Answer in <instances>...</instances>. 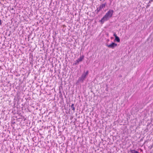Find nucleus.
Segmentation results:
<instances>
[{"mask_svg": "<svg viewBox=\"0 0 153 153\" xmlns=\"http://www.w3.org/2000/svg\"><path fill=\"white\" fill-rule=\"evenodd\" d=\"M114 11L113 10H109L101 20V23H103L105 21L107 20L108 18L111 17Z\"/></svg>", "mask_w": 153, "mask_h": 153, "instance_id": "1", "label": "nucleus"}, {"mask_svg": "<svg viewBox=\"0 0 153 153\" xmlns=\"http://www.w3.org/2000/svg\"><path fill=\"white\" fill-rule=\"evenodd\" d=\"M106 46L109 48L114 49L115 47L117 46V44L114 42H112L109 45H107Z\"/></svg>", "mask_w": 153, "mask_h": 153, "instance_id": "2", "label": "nucleus"}, {"mask_svg": "<svg viewBox=\"0 0 153 153\" xmlns=\"http://www.w3.org/2000/svg\"><path fill=\"white\" fill-rule=\"evenodd\" d=\"M84 56H80L79 58H78L76 61V62L75 63V65H77L78 64L79 62H81L84 59Z\"/></svg>", "mask_w": 153, "mask_h": 153, "instance_id": "3", "label": "nucleus"}, {"mask_svg": "<svg viewBox=\"0 0 153 153\" xmlns=\"http://www.w3.org/2000/svg\"><path fill=\"white\" fill-rule=\"evenodd\" d=\"M106 5V3L101 4L99 7V10H98V11H100L102 10V9L105 8Z\"/></svg>", "mask_w": 153, "mask_h": 153, "instance_id": "4", "label": "nucleus"}, {"mask_svg": "<svg viewBox=\"0 0 153 153\" xmlns=\"http://www.w3.org/2000/svg\"><path fill=\"white\" fill-rule=\"evenodd\" d=\"M130 153H139L137 151L135 150H130Z\"/></svg>", "mask_w": 153, "mask_h": 153, "instance_id": "5", "label": "nucleus"}, {"mask_svg": "<svg viewBox=\"0 0 153 153\" xmlns=\"http://www.w3.org/2000/svg\"><path fill=\"white\" fill-rule=\"evenodd\" d=\"M115 40L118 42H119L120 41V39L118 36L116 37V38H115Z\"/></svg>", "mask_w": 153, "mask_h": 153, "instance_id": "6", "label": "nucleus"}, {"mask_svg": "<svg viewBox=\"0 0 153 153\" xmlns=\"http://www.w3.org/2000/svg\"><path fill=\"white\" fill-rule=\"evenodd\" d=\"M86 76L85 74H83L82 75L81 77V79H82V80L86 77Z\"/></svg>", "mask_w": 153, "mask_h": 153, "instance_id": "7", "label": "nucleus"}, {"mask_svg": "<svg viewBox=\"0 0 153 153\" xmlns=\"http://www.w3.org/2000/svg\"><path fill=\"white\" fill-rule=\"evenodd\" d=\"M71 108L72 109L73 111H75V108L74 107V104H72L71 106Z\"/></svg>", "mask_w": 153, "mask_h": 153, "instance_id": "8", "label": "nucleus"}, {"mask_svg": "<svg viewBox=\"0 0 153 153\" xmlns=\"http://www.w3.org/2000/svg\"><path fill=\"white\" fill-rule=\"evenodd\" d=\"M114 36L115 37V38H116V37H117L115 33H114Z\"/></svg>", "mask_w": 153, "mask_h": 153, "instance_id": "9", "label": "nucleus"}, {"mask_svg": "<svg viewBox=\"0 0 153 153\" xmlns=\"http://www.w3.org/2000/svg\"><path fill=\"white\" fill-rule=\"evenodd\" d=\"M88 71H87L86 72V73H85V75H86L87 76V75H88Z\"/></svg>", "mask_w": 153, "mask_h": 153, "instance_id": "10", "label": "nucleus"}, {"mask_svg": "<svg viewBox=\"0 0 153 153\" xmlns=\"http://www.w3.org/2000/svg\"><path fill=\"white\" fill-rule=\"evenodd\" d=\"M2 24V21L1 19H0V25Z\"/></svg>", "mask_w": 153, "mask_h": 153, "instance_id": "11", "label": "nucleus"}]
</instances>
